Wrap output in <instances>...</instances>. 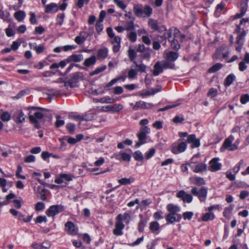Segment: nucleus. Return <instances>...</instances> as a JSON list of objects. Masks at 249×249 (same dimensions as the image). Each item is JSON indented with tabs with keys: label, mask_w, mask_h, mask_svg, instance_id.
I'll return each mask as SVG.
<instances>
[{
	"label": "nucleus",
	"mask_w": 249,
	"mask_h": 249,
	"mask_svg": "<svg viewBox=\"0 0 249 249\" xmlns=\"http://www.w3.org/2000/svg\"><path fill=\"white\" fill-rule=\"evenodd\" d=\"M166 210L168 213L165 217L167 223L172 224L180 221L182 216L178 213L181 211L179 206L170 203L166 206Z\"/></svg>",
	"instance_id": "f257e3e1"
},
{
	"label": "nucleus",
	"mask_w": 249,
	"mask_h": 249,
	"mask_svg": "<svg viewBox=\"0 0 249 249\" xmlns=\"http://www.w3.org/2000/svg\"><path fill=\"white\" fill-rule=\"evenodd\" d=\"M148 24L152 29L157 30L161 34L160 35H158V39L161 43L163 42L165 44L167 37L166 28L163 26H158L157 21L151 18L148 20Z\"/></svg>",
	"instance_id": "f03ea898"
},
{
	"label": "nucleus",
	"mask_w": 249,
	"mask_h": 249,
	"mask_svg": "<svg viewBox=\"0 0 249 249\" xmlns=\"http://www.w3.org/2000/svg\"><path fill=\"white\" fill-rule=\"evenodd\" d=\"M135 15L140 18L149 17L153 13L152 8L149 5H145L144 7L141 4H136L133 7Z\"/></svg>",
	"instance_id": "7ed1b4c3"
},
{
	"label": "nucleus",
	"mask_w": 249,
	"mask_h": 249,
	"mask_svg": "<svg viewBox=\"0 0 249 249\" xmlns=\"http://www.w3.org/2000/svg\"><path fill=\"white\" fill-rule=\"evenodd\" d=\"M29 108L32 110L29 113V120L33 123L37 124L44 117V114L39 109L44 110V109L34 107Z\"/></svg>",
	"instance_id": "20e7f679"
},
{
	"label": "nucleus",
	"mask_w": 249,
	"mask_h": 249,
	"mask_svg": "<svg viewBox=\"0 0 249 249\" xmlns=\"http://www.w3.org/2000/svg\"><path fill=\"white\" fill-rule=\"evenodd\" d=\"M191 192L193 195L197 196L200 202L206 201L208 194L207 188L202 187L198 189L196 187H193Z\"/></svg>",
	"instance_id": "39448f33"
},
{
	"label": "nucleus",
	"mask_w": 249,
	"mask_h": 249,
	"mask_svg": "<svg viewBox=\"0 0 249 249\" xmlns=\"http://www.w3.org/2000/svg\"><path fill=\"white\" fill-rule=\"evenodd\" d=\"M187 147V143L183 142L181 139H180L177 142H174L172 144L171 151L173 154L177 155L184 152Z\"/></svg>",
	"instance_id": "423d86ee"
},
{
	"label": "nucleus",
	"mask_w": 249,
	"mask_h": 249,
	"mask_svg": "<svg viewBox=\"0 0 249 249\" xmlns=\"http://www.w3.org/2000/svg\"><path fill=\"white\" fill-rule=\"evenodd\" d=\"M83 74L81 72H76L72 73L71 76V79L65 82V87L73 88L76 86V83L83 78Z\"/></svg>",
	"instance_id": "0eeeda50"
},
{
	"label": "nucleus",
	"mask_w": 249,
	"mask_h": 249,
	"mask_svg": "<svg viewBox=\"0 0 249 249\" xmlns=\"http://www.w3.org/2000/svg\"><path fill=\"white\" fill-rule=\"evenodd\" d=\"M189 166L192 168L195 173H201L205 171L207 165L201 162L195 161L194 157L192 158L188 162Z\"/></svg>",
	"instance_id": "6e6552de"
},
{
	"label": "nucleus",
	"mask_w": 249,
	"mask_h": 249,
	"mask_svg": "<svg viewBox=\"0 0 249 249\" xmlns=\"http://www.w3.org/2000/svg\"><path fill=\"white\" fill-rule=\"evenodd\" d=\"M234 140V137L233 135H230L228 138L226 139L220 149V151L223 152L225 149H228L230 151H234L237 149L238 144L232 143V142Z\"/></svg>",
	"instance_id": "1a4fd4ad"
},
{
	"label": "nucleus",
	"mask_w": 249,
	"mask_h": 249,
	"mask_svg": "<svg viewBox=\"0 0 249 249\" xmlns=\"http://www.w3.org/2000/svg\"><path fill=\"white\" fill-rule=\"evenodd\" d=\"M174 38L171 42V47L173 49L178 50L180 48V45L178 44V39L182 41L185 37V36L182 35L180 31L176 28H174Z\"/></svg>",
	"instance_id": "9d476101"
},
{
	"label": "nucleus",
	"mask_w": 249,
	"mask_h": 249,
	"mask_svg": "<svg viewBox=\"0 0 249 249\" xmlns=\"http://www.w3.org/2000/svg\"><path fill=\"white\" fill-rule=\"evenodd\" d=\"M129 105L132 107L133 110L136 111L139 109H148L153 107L151 103H146L142 101L136 102L135 103H130Z\"/></svg>",
	"instance_id": "9b49d317"
},
{
	"label": "nucleus",
	"mask_w": 249,
	"mask_h": 249,
	"mask_svg": "<svg viewBox=\"0 0 249 249\" xmlns=\"http://www.w3.org/2000/svg\"><path fill=\"white\" fill-rule=\"evenodd\" d=\"M123 109V106L121 104L113 105H108L103 107L102 110L104 112H111L112 113L120 112Z\"/></svg>",
	"instance_id": "f8f14e48"
},
{
	"label": "nucleus",
	"mask_w": 249,
	"mask_h": 249,
	"mask_svg": "<svg viewBox=\"0 0 249 249\" xmlns=\"http://www.w3.org/2000/svg\"><path fill=\"white\" fill-rule=\"evenodd\" d=\"M218 158H214L209 161V170L212 172H215L221 169L222 164L219 162Z\"/></svg>",
	"instance_id": "ddd939ff"
},
{
	"label": "nucleus",
	"mask_w": 249,
	"mask_h": 249,
	"mask_svg": "<svg viewBox=\"0 0 249 249\" xmlns=\"http://www.w3.org/2000/svg\"><path fill=\"white\" fill-rule=\"evenodd\" d=\"M63 211V207L60 205H53L46 211L48 216L53 217Z\"/></svg>",
	"instance_id": "4468645a"
},
{
	"label": "nucleus",
	"mask_w": 249,
	"mask_h": 249,
	"mask_svg": "<svg viewBox=\"0 0 249 249\" xmlns=\"http://www.w3.org/2000/svg\"><path fill=\"white\" fill-rule=\"evenodd\" d=\"M131 219V214L129 213L119 214L116 217L118 222L125 224H128Z\"/></svg>",
	"instance_id": "2eb2a0df"
},
{
	"label": "nucleus",
	"mask_w": 249,
	"mask_h": 249,
	"mask_svg": "<svg viewBox=\"0 0 249 249\" xmlns=\"http://www.w3.org/2000/svg\"><path fill=\"white\" fill-rule=\"evenodd\" d=\"M176 196L178 198H181L184 202L190 203L193 200L192 196L186 193L184 190L179 191Z\"/></svg>",
	"instance_id": "dca6fc26"
},
{
	"label": "nucleus",
	"mask_w": 249,
	"mask_h": 249,
	"mask_svg": "<svg viewBox=\"0 0 249 249\" xmlns=\"http://www.w3.org/2000/svg\"><path fill=\"white\" fill-rule=\"evenodd\" d=\"M125 227L124 223H120L117 221L115 222V228L113 231V233L116 236H121L123 234V230Z\"/></svg>",
	"instance_id": "f3484780"
},
{
	"label": "nucleus",
	"mask_w": 249,
	"mask_h": 249,
	"mask_svg": "<svg viewBox=\"0 0 249 249\" xmlns=\"http://www.w3.org/2000/svg\"><path fill=\"white\" fill-rule=\"evenodd\" d=\"M13 118L17 123H22L25 120V115L21 110H18L14 114Z\"/></svg>",
	"instance_id": "a211bd4d"
},
{
	"label": "nucleus",
	"mask_w": 249,
	"mask_h": 249,
	"mask_svg": "<svg viewBox=\"0 0 249 249\" xmlns=\"http://www.w3.org/2000/svg\"><path fill=\"white\" fill-rule=\"evenodd\" d=\"M66 231L71 235H76L77 233V229L75 227L73 223L71 222H67L65 224Z\"/></svg>",
	"instance_id": "6ab92c4d"
},
{
	"label": "nucleus",
	"mask_w": 249,
	"mask_h": 249,
	"mask_svg": "<svg viewBox=\"0 0 249 249\" xmlns=\"http://www.w3.org/2000/svg\"><path fill=\"white\" fill-rule=\"evenodd\" d=\"M187 141L188 143L192 144V147H198L200 146V143L199 139L196 138V136L194 134L188 136Z\"/></svg>",
	"instance_id": "aec40b11"
},
{
	"label": "nucleus",
	"mask_w": 249,
	"mask_h": 249,
	"mask_svg": "<svg viewBox=\"0 0 249 249\" xmlns=\"http://www.w3.org/2000/svg\"><path fill=\"white\" fill-rule=\"evenodd\" d=\"M164 54L166 56V60L174 63L178 57V54L177 53L172 51L164 52Z\"/></svg>",
	"instance_id": "412c9836"
},
{
	"label": "nucleus",
	"mask_w": 249,
	"mask_h": 249,
	"mask_svg": "<svg viewBox=\"0 0 249 249\" xmlns=\"http://www.w3.org/2000/svg\"><path fill=\"white\" fill-rule=\"evenodd\" d=\"M164 69L161 61L157 62L154 66L153 74L154 76H158L163 71Z\"/></svg>",
	"instance_id": "4be33fe9"
},
{
	"label": "nucleus",
	"mask_w": 249,
	"mask_h": 249,
	"mask_svg": "<svg viewBox=\"0 0 249 249\" xmlns=\"http://www.w3.org/2000/svg\"><path fill=\"white\" fill-rule=\"evenodd\" d=\"M190 181L193 184L196 185H202L205 184V181L203 178L197 176L191 177L189 178Z\"/></svg>",
	"instance_id": "5701e85b"
},
{
	"label": "nucleus",
	"mask_w": 249,
	"mask_h": 249,
	"mask_svg": "<svg viewBox=\"0 0 249 249\" xmlns=\"http://www.w3.org/2000/svg\"><path fill=\"white\" fill-rule=\"evenodd\" d=\"M244 36L243 35H239L236 38L235 49L238 52L241 51L244 43Z\"/></svg>",
	"instance_id": "b1692460"
},
{
	"label": "nucleus",
	"mask_w": 249,
	"mask_h": 249,
	"mask_svg": "<svg viewBox=\"0 0 249 249\" xmlns=\"http://www.w3.org/2000/svg\"><path fill=\"white\" fill-rule=\"evenodd\" d=\"M58 10L57 5L54 3H51L45 6V12L47 13H56Z\"/></svg>",
	"instance_id": "393cba45"
},
{
	"label": "nucleus",
	"mask_w": 249,
	"mask_h": 249,
	"mask_svg": "<svg viewBox=\"0 0 249 249\" xmlns=\"http://www.w3.org/2000/svg\"><path fill=\"white\" fill-rule=\"evenodd\" d=\"M29 45L30 48L35 51L36 53L37 54L42 53L45 49L43 45L36 46V43H29Z\"/></svg>",
	"instance_id": "a878e982"
},
{
	"label": "nucleus",
	"mask_w": 249,
	"mask_h": 249,
	"mask_svg": "<svg viewBox=\"0 0 249 249\" xmlns=\"http://www.w3.org/2000/svg\"><path fill=\"white\" fill-rule=\"evenodd\" d=\"M86 36L85 32H81L78 36L74 39L75 43L78 45L83 44L86 39Z\"/></svg>",
	"instance_id": "bb28decb"
},
{
	"label": "nucleus",
	"mask_w": 249,
	"mask_h": 249,
	"mask_svg": "<svg viewBox=\"0 0 249 249\" xmlns=\"http://www.w3.org/2000/svg\"><path fill=\"white\" fill-rule=\"evenodd\" d=\"M234 207V205L233 204H231L230 205V206L226 207L224 209V212H223V215L224 216L227 218V219H230L231 217V214L232 213V211H233Z\"/></svg>",
	"instance_id": "cd10ccee"
},
{
	"label": "nucleus",
	"mask_w": 249,
	"mask_h": 249,
	"mask_svg": "<svg viewBox=\"0 0 249 249\" xmlns=\"http://www.w3.org/2000/svg\"><path fill=\"white\" fill-rule=\"evenodd\" d=\"M95 56L92 55L91 57L86 58L84 62V65L86 67H90L94 65L96 62Z\"/></svg>",
	"instance_id": "c85d7f7f"
},
{
	"label": "nucleus",
	"mask_w": 249,
	"mask_h": 249,
	"mask_svg": "<svg viewBox=\"0 0 249 249\" xmlns=\"http://www.w3.org/2000/svg\"><path fill=\"white\" fill-rule=\"evenodd\" d=\"M83 59V56L81 54H72L68 58L67 61H73L75 62H78L81 61Z\"/></svg>",
	"instance_id": "c756f323"
},
{
	"label": "nucleus",
	"mask_w": 249,
	"mask_h": 249,
	"mask_svg": "<svg viewBox=\"0 0 249 249\" xmlns=\"http://www.w3.org/2000/svg\"><path fill=\"white\" fill-rule=\"evenodd\" d=\"M108 50L107 48L100 49L98 51L97 57L99 59H105L108 54Z\"/></svg>",
	"instance_id": "7c9ffc66"
},
{
	"label": "nucleus",
	"mask_w": 249,
	"mask_h": 249,
	"mask_svg": "<svg viewBox=\"0 0 249 249\" xmlns=\"http://www.w3.org/2000/svg\"><path fill=\"white\" fill-rule=\"evenodd\" d=\"M137 136L139 138V142H137V143L135 144V147L136 148L139 147L141 145L144 144L146 142L145 134L140 132V133L137 134Z\"/></svg>",
	"instance_id": "2f4dec72"
},
{
	"label": "nucleus",
	"mask_w": 249,
	"mask_h": 249,
	"mask_svg": "<svg viewBox=\"0 0 249 249\" xmlns=\"http://www.w3.org/2000/svg\"><path fill=\"white\" fill-rule=\"evenodd\" d=\"M134 181V178L132 177H130L129 178H122L118 180V182L123 185H126L130 184L131 183Z\"/></svg>",
	"instance_id": "473e14b6"
},
{
	"label": "nucleus",
	"mask_w": 249,
	"mask_h": 249,
	"mask_svg": "<svg viewBox=\"0 0 249 249\" xmlns=\"http://www.w3.org/2000/svg\"><path fill=\"white\" fill-rule=\"evenodd\" d=\"M26 14L23 11H18L14 14L15 18L18 21H21L25 17Z\"/></svg>",
	"instance_id": "72a5a7b5"
},
{
	"label": "nucleus",
	"mask_w": 249,
	"mask_h": 249,
	"mask_svg": "<svg viewBox=\"0 0 249 249\" xmlns=\"http://www.w3.org/2000/svg\"><path fill=\"white\" fill-rule=\"evenodd\" d=\"M164 69H174L175 68V64L173 62L169 61L167 60L161 61Z\"/></svg>",
	"instance_id": "f704fd0d"
},
{
	"label": "nucleus",
	"mask_w": 249,
	"mask_h": 249,
	"mask_svg": "<svg viewBox=\"0 0 249 249\" xmlns=\"http://www.w3.org/2000/svg\"><path fill=\"white\" fill-rule=\"evenodd\" d=\"M215 215L213 213L209 212L203 215L202 220L203 221H208L210 220H213L214 218Z\"/></svg>",
	"instance_id": "c9c22d12"
},
{
	"label": "nucleus",
	"mask_w": 249,
	"mask_h": 249,
	"mask_svg": "<svg viewBox=\"0 0 249 249\" xmlns=\"http://www.w3.org/2000/svg\"><path fill=\"white\" fill-rule=\"evenodd\" d=\"M149 229L153 232L158 231L160 229V225L157 221H153L149 224Z\"/></svg>",
	"instance_id": "e433bc0d"
},
{
	"label": "nucleus",
	"mask_w": 249,
	"mask_h": 249,
	"mask_svg": "<svg viewBox=\"0 0 249 249\" xmlns=\"http://www.w3.org/2000/svg\"><path fill=\"white\" fill-rule=\"evenodd\" d=\"M96 116V114L93 113H89L86 114L84 116H82V121H90L94 119Z\"/></svg>",
	"instance_id": "4c0bfd02"
},
{
	"label": "nucleus",
	"mask_w": 249,
	"mask_h": 249,
	"mask_svg": "<svg viewBox=\"0 0 249 249\" xmlns=\"http://www.w3.org/2000/svg\"><path fill=\"white\" fill-rule=\"evenodd\" d=\"M113 2L116 4V5L123 10H124L126 8L127 4L122 0H113Z\"/></svg>",
	"instance_id": "58836bf2"
},
{
	"label": "nucleus",
	"mask_w": 249,
	"mask_h": 249,
	"mask_svg": "<svg viewBox=\"0 0 249 249\" xmlns=\"http://www.w3.org/2000/svg\"><path fill=\"white\" fill-rule=\"evenodd\" d=\"M235 76L233 74H231L229 75L225 80V85L227 87H228L230 85H231L233 82L234 80L235 79Z\"/></svg>",
	"instance_id": "ea45409f"
},
{
	"label": "nucleus",
	"mask_w": 249,
	"mask_h": 249,
	"mask_svg": "<svg viewBox=\"0 0 249 249\" xmlns=\"http://www.w3.org/2000/svg\"><path fill=\"white\" fill-rule=\"evenodd\" d=\"M7 184V180L4 178H0V187L4 193L6 192L8 190V188H6Z\"/></svg>",
	"instance_id": "a19ab883"
},
{
	"label": "nucleus",
	"mask_w": 249,
	"mask_h": 249,
	"mask_svg": "<svg viewBox=\"0 0 249 249\" xmlns=\"http://www.w3.org/2000/svg\"><path fill=\"white\" fill-rule=\"evenodd\" d=\"M106 68H107V66L106 65H104L100 67L97 68L94 71H92L90 73V75L93 76V75L99 74L100 72L104 71L106 69Z\"/></svg>",
	"instance_id": "79ce46f5"
},
{
	"label": "nucleus",
	"mask_w": 249,
	"mask_h": 249,
	"mask_svg": "<svg viewBox=\"0 0 249 249\" xmlns=\"http://www.w3.org/2000/svg\"><path fill=\"white\" fill-rule=\"evenodd\" d=\"M180 104V102L179 101H178L176 103H174L171 105L167 106L163 108H160L159 111H165L167 109H171L172 108L176 107L179 106Z\"/></svg>",
	"instance_id": "37998d69"
},
{
	"label": "nucleus",
	"mask_w": 249,
	"mask_h": 249,
	"mask_svg": "<svg viewBox=\"0 0 249 249\" xmlns=\"http://www.w3.org/2000/svg\"><path fill=\"white\" fill-rule=\"evenodd\" d=\"M222 67V65L219 63H216L209 69V72L211 73L220 70Z\"/></svg>",
	"instance_id": "c03bdc74"
},
{
	"label": "nucleus",
	"mask_w": 249,
	"mask_h": 249,
	"mask_svg": "<svg viewBox=\"0 0 249 249\" xmlns=\"http://www.w3.org/2000/svg\"><path fill=\"white\" fill-rule=\"evenodd\" d=\"M225 4L223 2H221L217 5L215 12V14L217 17L219 16L220 12L225 8Z\"/></svg>",
	"instance_id": "a18cd8bd"
},
{
	"label": "nucleus",
	"mask_w": 249,
	"mask_h": 249,
	"mask_svg": "<svg viewBox=\"0 0 249 249\" xmlns=\"http://www.w3.org/2000/svg\"><path fill=\"white\" fill-rule=\"evenodd\" d=\"M0 119L4 122H8L11 119V115L7 111H4L1 115Z\"/></svg>",
	"instance_id": "49530a36"
},
{
	"label": "nucleus",
	"mask_w": 249,
	"mask_h": 249,
	"mask_svg": "<svg viewBox=\"0 0 249 249\" xmlns=\"http://www.w3.org/2000/svg\"><path fill=\"white\" fill-rule=\"evenodd\" d=\"M128 55L130 60L133 61L136 57V53L134 50L129 49L128 51Z\"/></svg>",
	"instance_id": "de8ad7c7"
},
{
	"label": "nucleus",
	"mask_w": 249,
	"mask_h": 249,
	"mask_svg": "<svg viewBox=\"0 0 249 249\" xmlns=\"http://www.w3.org/2000/svg\"><path fill=\"white\" fill-rule=\"evenodd\" d=\"M99 102L102 104H111L113 103L112 99L109 96H106L101 98Z\"/></svg>",
	"instance_id": "09e8293b"
},
{
	"label": "nucleus",
	"mask_w": 249,
	"mask_h": 249,
	"mask_svg": "<svg viewBox=\"0 0 249 249\" xmlns=\"http://www.w3.org/2000/svg\"><path fill=\"white\" fill-rule=\"evenodd\" d=\"M134 63L135 64L136 67L138 69V70L142 72H144L146 71V66L143 63L138 64L136 61H134Z\"/></svg>",
	"instance_id": "8fccbe9b"
},
{
	"label": "nucleus",
	"mask_w": 249,
	"mask_h": 249,
	"mask_svg": "<svg viewBox=\"0 0 249 249\" xmlns=\"http://www.w3.org/2000/svg\"><path fill=\"white\" fill-rule=\"evenodd\" d=\"M194 215V213L192 212H186L183 213L182 216L183 219L185 220H190L192 219L193 216Z\"/></svg>",
	"instance_id": "3c124183"
},
{
	"label": "nucleus",
	"mask_w": 249,
	"mask_h": 249,
	"mask_svg": "<svg viewBox=\"0 0 249 249\" xmlns=\"http://www.w3.org/2000/svg\"><path fill=\"white\" fill-rule=\"evenodd\" d=\"M133 157L136 160H142L143 159L142 152L139 151H136L133 154Z\"/></svg>",
	"instance_id": "603ef678"
},
{
	"label": "nucleus",
	"mask_w": 249,
	"mask_h": 249,
	"mask_svg": "<svg viewBox=\"0 0 249 249\" xmlns=\"http://www.w3.org/2000/svg\"><path fill=\"white\" fill-rule=\"evenodd\" d=\"M137 70L131 69L128 72V77L130 79H133L137 75Z\"/></svg>",
	"instance_id": "864d4df0"
},
{
	"label": "nucleus",
	"mask_w": 249,
	"mask_h": 249,
	"mask_svg": "<svg viewBox=\"0 0 249 249\" xmlns=\"http://www.w3.org/2000/svg\"><path fill=\"white\" fill-rule=\"evenodd\" d=\"M61 178L64 181H70L74 178V176L71 174H61Z\"/></svg>",
	"instance_id": "5fc2aeb1"
},
{
	"label": "nucleus",
	"mask_w": 249,
	"mask_h": 249,
	"mask_svg": "<svg viewBox=\"0 0 249 249\" xmlns=\"http://www.w3.org/2000/svg\"><path fill=\"white\" fill-rule=\"evenodd\" d=\"M65 124V122L64 120L61 119V117L60 116H56V121L55 122V126L56 127H59L62 125H63Z\"/></svg>",
	"instance_id": "6e6d98bb"
},
{
	"label": "nucleus",
	"mask_w": 249,
	"mask_h": 249,
	"mask_svg": "<svg viewBox=\"0 0 249 249\" xmlns=\"http://www.w3.org/2000/svg\"><path fill=\"white\" fill-rule=\"evenodd\" d=\"M103 21H100L97 20L96 23V30L98 33H100L103 29V24L102 23Z\"/></svg>",
	"instance_id": "4d7b16f0"
},
{
	"label": "nucleus",
	"mask_w": 249,
	"mask_h": 249,
	"mask_svg": "<svg viewBox=\"0 0 249 249\" xmlns=\"http://www.w3.org/2000/svg\"><path fill=\"white\" fill-rule=\"evenodd\" d=\"M248 0H240V8L243 9V11H247L248 9Z\"/></svg>",
	"instance_id": "13d9d810"
},
{
	"label": "nucleus",
	"mask_w": 249,
	"mask_h": 249,
	"mask_svg": "<svg viewBox=\"0 0 249 249\" xmlns=\"http://www.w3.org/2000/svg\"><path fill=\"white\" fill-rule=\"evenodd\" d=\"M121 156V159L126 161H129L130 160V156L125 152H122L119 154Z\"/></svg>",
	"instance_id": "bf43d9fd"
},
{
	"label": "nucleus",
	"mask_w": 249,
	"mask_h": 249,
	"mask_svg": "<svg viewBox=\"0 0 249 249\" xmlns=\"http://www.w3.org/2000/svg\"><path fill=\"white\" fill-rule=\"evenodd\" d=\"M15 197V195L13 193H10L9 194V195H8L7 196H6V200L3 202L4 205H7L8 204L9 202H10V200L12 199H13V198H14Z\"/></svg>",
	"instance_id": "052dcab7"
},
{
	"label": "nucleus",
	"mask_w": 249,
	"mask_h": 249,
	"mask_svg": "<svg viewBox=\"0 0 249 249\" xmlns=\"http://www.w3.org/2000/svg\"><path fill=\"white\" fill-rule=\"evenodd\" d=\"M155 150L153 148L150 149L147 152L145 153V158L147 160L151 158L155 154Z\"/></svg>",
	"instance_id": "680f3d73"
},
{
	"label": "nucleus",
	"mask_w": 249,
	"mask_h": 249,
	"mask_svg": "<svg viewBox=\"0 0 249 249\" xmlns=\"http://www.w3.org/2000/svg\"><path fill=\"white\" fill-rule=\"evenodd\" d=\"M163 213L162 211H160L155 213L153 214V217L156 220H160L163 218V216H162Z\"/></svg>",
	"instance_id": "e2e57ef3"
},
{
	"label": "nucleus",
	"mask_w": 249,
	"mask_h": 249,
	"mask_svg": "<svg viewBox=\"0 0 249 249\" xmlns=\"http://www.w3.org/2000/svg\"><path fill=\"white\" fill-rule=\"evenodd\" d=\"M21 44V42H18V41H14L11 46V49L13 51H16L18 49L19 47L20 46Z\"/></svg>",
	"instance_id": "0e129e2a"
},
{
	"label": "nucleus",
	"mask_w": 249,
	"mask_h": 249,
	"mask_svg": "<svg viewBox=\"0 0 249 249\" xmlns=\"http://www.w3.org/2000/svg\"><path fill=\"white\" fill-rule=\"evenodd\" d=\"M128 37L130 40L132 42L136 41L137 39V35L135 32H131L128 35Z\"/></svg>",
	"instance_id": "69168bd1"
},
{
	"label": "nucleus",
	"mask_w": 249,
	"mask_h": 249,
	"mask_svg": "<svg viewBox=\"0 0 249 249\" xmlns=\"http://www.w3.org/2000/svg\"><path fill=\"white\" fill-rule=\"evenodd\" d=\"M240 102L242 104H245L249 102V95L245 94L242 95L240 98Z\"/></svg>",
	"instance_id": "338daca9"
},
{
	"label": "nucleus",
	"mask_w": 249,
	"mask_h": 249,
	"mask_svg": "<svg viewBox=\"0 0 249 249\" xmlns=\"http://www.w3.org/2000/svg\"><path fill=\"white\" fill-rule=\"evenodd\" d=\"M217 90L216 89L214 88H212L210 89L208 93V96L211 97H215L217 95Z\"/></svg>",
	"instance_id": "774afa93"
}]
</instances>
